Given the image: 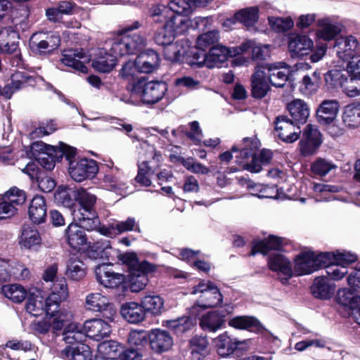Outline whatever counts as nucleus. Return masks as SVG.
I'll use <instances>...</instances> for the list:
<instances>
[{"instance_id": "aec40b11", "label": "nucleus", "mask_w": 360, "mask_h": 360, "mask_svg": "<svg viewBox=\"0 0 360 360\" xmlns=\"http://www.w3.org/2000/svg\"><path fill=\"white\" fill-rule=\"evenodd\" d=\"M60 43L59 34L56 32H51L49 34H35L31 39V44L33 49H37L41 53L51 52L57 49Z\"/></svg>"}, {"instance_id": "ea45409f", "label": "nucleus", "mask_w": 360, "mask_h": 360, "mask_svg": "<svg viewBox=\"0 0 360 360\" xmlns=\"http://www.w3.org/2000/svg\"><path fill=\"white\" fill-rule=\"evenodd\" d=\"M120 314L123 319L131 323H139L145 316V312L141 305L134 302L123 304L120 309Z\"/></svg>"}, {"instance_id": "2f4dec72", "label": "nucleus", "mask_w": 360, "mask_h": 360, "mask_svg": "<svg viewBox=\"0 0 360 360\" xmlns=\"http://www.w3.org/2000/svg\"><path fill=\"white\" fill-rule=\"evenodd\" d=\"M317 25L319 28L316 32V37L326 41L333 39L341 32L340 25L327 18L319 19Z\"/></svg>"}, {"instance_id": "774afa93", "label": "nucleus", "mask_w": 360, "mask_h": 360, "mask_svg": "<svg viewBox=\"0 0 360 360\" xmlns=\"http://www.w3.org/2000/svg\"><path fill=\"white\" fill-rule=\"evenodd\" d=\"M342 92L349 98L360 96V78L350 77L344 84Z\"/></svg>"}, {"instance_id": "6ab92c4d", "label": "nucleus", "mask_w": 360, "mask_h": 360, "mask_svg": "<svg viewBox=\"0 0 360 360\" xmlns=\"http://www.w3.org/2000/svg\"><path fill=\"white\" fill-rule=\"evenodd\" d=\"M266 70L269 82L275 87H283L288 79L289 68L285 63L267 64L262 67Z\"/></svg>"}, {"instance_id": "79ce46f5", "label": "nucleus", "mask_w": 360, "mask_h": 360, "mask_svg": "<svg viewBox=\"0 0 360 360\" xmlns=\"http://www.w3.org/2000/svg\"><path fill=\"white\" fill-rule=\"evenodd\" d=\"M1 292L14 303H21L27 297V290L18 283L4 285L1 288Z\"/></svg>"}, {"instance_id": "f3484780", "label": "nucleus", "mask_w": 360, "mask_h": 360, "mask_svg": "<svg viewBox=\"0 0 360 360\" xmlns=\"http://www.w3.org/2000/svg\"><path fill=\"white\" fill-rule=\"evenodd\" d=\"M98 232L105 236L113 238L118 234L127 231L140 232L139 223L133 217H129L125 221H116L109 226H102L98 229Z\"/></svg>"}, {"instance_id": "0e129e2a", "label": "nucleus", "mask_w": 360, "mask_h": 360, "mask_svg": "<svg viewBox=\"0 0 360 360\" xmlns=\"http://www.w3.org/2000/svg\"><path fill=\"white\" fill-rule=\"evenodd\" d=\"M154 175V170L149 165L147 161L143 162L139 166V172L136 181L145 186H149L151 184L152 176Z\"/></svg>"}, {"instance_id": "bb28decb", "label": "nucleus", "mask_w": 360, "mask_h": 360, "mask_svg": "<svg viewBox=\"0 0 360 360\" xmlns=\"http://www.w3.org/2000/svg\"><path fill=\"white\" fill-rule=\"evenodd\" d=\"M20 34L16 27L6 26L0 30V51L13 53L18 46Z\"/></svg>"}, {"instance_id": "ddd939ff", "label": "nucleus", "mask_w": 360, "mask_h": 360, "mask_svg": "<svg viewBox=\"0 0 360 360\" xmlns=\"http://www.w3.org/2000/svg\"><path fill=\"white\" fill-rule=\"evenodd\" d=\"M288 51L292 58L307 55L314 47L313 41L307 35L291 33L288 36Z\"/></svg>"}, {"instance_id": "2eb2a0df", "label": "nucleus", "mask_w": 360, "mask_h": 360, "mask_svg": "<svg viewBox=\"0 0 360 360\" xmlns=\"http://www.w3.org/2000/svg\"><path fill=\"white\" fill-rule=\"evenodd\" d=\"M95 274L98 282L105 288H117L125 279L123 274L114 272L110 265L104 264L95 269Z\"/></svg>"}, {"instance_id": "c85d7f7f", "label": "nucleus", "mask_w": 360, "mask_h": 360, "mask_svg": "<svg viewBox=\"0 0 360 360\" xmlns=\"http://www.w3.org/2000/svg\"><path fill=\"white\" fill-rule=\"evenodd\" d=\"M321 84V73L314 71L304 75L299 82V92L304 96L309 97L317 93Z\"/></svg>"}, {"instance_id": "69168bd1", "label": "nucleus", "mask_w": 360, "mask_h": 360, "mask_svg": "<svg viewBox=\"0 0 360 360\" xmlns=\"http://www.w3.org/2000/svg\"><path fill=\"white\" fill-rule=\"evenodd\" d=\"M139 70L134 61H128L123 66L120 72L121 77L129 82L128 89L134 83L136 82L139 78H136L137 74Z\"/></svg>"}, {"instance_id": "4d7b16f0", "label": "nucleus", "mask_w": 360, "mask_h": 360, "mask_svg": "<svg viewBox=\"0 0 360 360\" xmlns=\"http://www.w3.org/2000/svg\"><path fill=\"white\" fill-rule=\"evenodd\" d=\"M322 268H326V276L330 281L341 280L348 273L347 267L342 266L337 262L323 264Z\"/></svg>"}, {"instance_id": "4468645a", "label": "nucleus", "mask_w": 360, "mask_h": 360, "mask_svg": "<svg viewBox=\"0 0 360 360\" xmlns=\"http://www.w3.org/2000/svg\"><path fill=\"white\" fill-rule=\"evenodd\" d=\"M61 63L82 73H86L88 68L84 65L89 58L82 49H66L62 53Z\"/></svg>"}, {"instance_id": "5701e85b", "label": "nucleus", "mask_w": 360, "mask_h": 360, "mask_svg": "<svg viewBox=\"0 0 360 360\" xmlns=\"http://www.w3.org/2000/svg\"><path fill=\"white\" fill-rule=\"evenodd\" d=\"M83 329L86 336L97 341L108 337L111 333L110 326L105 321L99 319L86 321L83 326Z\"/></svg>"}, {"instance_id": "c9c22d12", "label": "nucleus", "mask_w": 360, "mask_h": 360, "mask_svg": "<svg viewBox=\"0 0 360 360\" xmlns=\"http://www.w3.org/2000/svg\"><path fill=\"white\" fill-rule=\"evenodd\" d=\"M292 120L296 124H304L309 116V108L308 104L302 99H294L287 105Z\"/></svg>"}, {"instance_id": "412c9836", "label": "nucleus", "mask_w": 360, "mask_h": 360, "mask_svg": "<svg viewBox=\"0 0 360 360\" xmlns=\"http://www.w3.org/2000/svg\"><path fill=\"white\" fill-rule=\"evenodd\" d=\"M83 229L84 228L81 226V224L78 225L72 222L66 229L65 236L68 243L74 250H80L88 247L87 238Z\"/></svg>"}, {"instance_id": "603ef678", "label": "nucleus", "mask_w": 360, "mask_h": 360, "mask_svg": "<svg viewBox=\"0 0 360 360\" xmlns=\"http://www.w3.org/2000/svg\"><path fill=\"white\" fill-rule=\"evenodd\" d=\"M326 255L328 258L326 264L330 262H337L342 266L347 267L349 264L354 263L357 260V255L346 250H337L336 252H326Z\"/></svg>"}, {"instance_id": "a18cd8bd", "label": "nucleus", "mask_w": 360, "mask_h": 360, "mask_svg": "<svg viewBox=\"0 0 360 360\" xmlns=\"http://www.w3.org/2000/svg\"><path fill=\"white\" fill-rule=\"evenodd\" d=\"M65 274L71 280L80 281L85 277L86 268L79 259L71 257L67 262Z\"/></svg>"}, {"instance_id": "bf43d9fd", "label": "nucleus", "mask_w": 360, "mask_h": 360, "mask_svg": "<svg viewBox=\"0 0 360 360\" xmlns=\"http://www.w3.org/2000/svg\"><path fill=\"white\" fill-rule=\"evenodd\" d=\"M21 264L10 260L0 261V282L6 281L10 277L15 278V274L20 272L18 267L21 266Z\"/></svg>"}, {"instance_id": "58836bf2", "label": "nucleus", "mask_w": 360, "mask_h": 360, "mask_svg": "<svg viewBox=\"0 0 360 360\" xmlns=\"http://www.w3.org/2000/svg\"><path fill=\"white\" fill-rule=\"evenodd\" d=\"M283 246V240L281 238L271 236L268 238L255 241L251 255H255L257 253L263 255L267 254L271 250H279Z\"/></svg>"}, {"instance_id": "cd10ccee", "label": "nucleus", "mask_w": 360, "mask_h": 360, "mask_svg": "<svg viewBox=\"0 0 360 360\" xmlns=\"http://www.w3.org/2000/svg\"><path fill=\"white\" fill-rule=\"evenodd\" d=\"M260 141L257 137L245 138L240 145L233 146L231 151L238 153L236 155L238 163H243V160L250 158L255 151L260 146Z\"/></svg>"}, {"instance_id": "864d4df0", "label": "nucleus", "mask_w": 360, "mask_h": 360, "mask_svg": "<svg viewBox=\"0 0 360 360\" xmlns=\"http://www.w3.org/2000/svg\"><path fill=\"white\" fill-rule=\"evenodd\" d=\"M258 13L259 8L257 6L248 7L236 12L235 19L246 27H250L257 22Z\"/></svg>"}, {"instance_id": "052dcab7", "label": "nucleus", "mask_w": 360, "mask_h": 360, "mask_svg": "<svg viewBox=\"0 0 360 360\" xmlns=\"http://www.w3.org/2000/svg\"><path fill=\"white\" fill-rule=\"evenodd\" d=\"M1 198L15 207L16 205H22L25 202L26 194L24 191L14 186L8 189Z\"/></svg>"}, {"instance_id": "49530a36", "label": "nucleus", "mask_w": 360, "mask_h": 360, "mask_svg": "<svg viewBox=\"0 0 360 360\" xmlns=\"http://www.w3.org/2000/svg\"><path fill=\"white\" fill-rule=\"evenodd\" d=\"M110 306L109 298L100 292L89 293L86 297V307L88 310L101 312Z\"/></svg>"}, {"instance_id": "3c124183", "label": "nucleus", "mask_w": 360, "mask_h": 360, "mask_svg": "<svg viewBox=\"0 0 360 360\" xmlns=\"http://www.w3.org/2000/svg\"><path fill=\"white\" fill-rule=\"evenodd\" d=\"M98 352L103 359L113 360L120 356L122 348L116 341H105L98 345Z\"/></svg>"}, {"instance_id": "473e14b6", "label": "nucleus", "mask_w": 360, "mask_h": 360, "mask_svg": "<svg viewBox=\"0 0 360 360\" xmlns=\"http://www.w3.org/2000/svg\"><path fill=\"white\" fill-rule=\"evenodd\" d=\"M30 219L36 224L44 223L46 219V205L45 199L41 195H35L30 205L28 210Z\"/></svg>"}, {"instance_id": "de8ad7c7", "label": "nucleus", "mask_w": 360, "mask_h": 360, "mask_svg": "<svg viewBox=\"0 0 360 360\" xmlns=\"http://www.w3.org/2000/svg\"><path fill=\"white\" fill-rule=\"evenodd\" d=\"M206 337L195 336L190 340L191 360H202L208 354Z\"/></svg>"}, {"instance_id": "4be33fe9", "label": "nucleus", "mask_w": 360, "mask_h": 360, "mask_svg": "<svg viewBox=\"0 0 360 360\" xmlns=\"http://www.w3.org/2000/svg\"><path fill=\"white\" fill-rule=\"evenodd\" d=\"M11 13V22L16 27L25 22L28 18L29 11L25 6H20L13 11V4L8 0H0V22Z\"/></svg>"}, {"instance_id": "09e8293b", "label": "nucleus", "mask_w": 360, "mask_h": 360, "mask_svg": "<svg viewBox=\"0 0 360 360\" xmlns=\"http://www.w3.org/2000/svg\"><path fill=\"white\" fill-rule=\"evenodd\" d=\"M169 9L173 12V14L169 17L167 20H171L178 16L186 19L188 27L190 26V21L186 15L191 12L192 7L190 0H173L169 4Z\"/></svg>"}, {"instance_id": "5fc2aeb1", "label": "nucleus", "mask_w": 360, "mask_h": 360, "mask_svg": "<svg viewBox=\"0 0 360 360\" xmlns=\"http://www.w3.org/2000/svg\"><path fill=\"white\" fill-rule=\"evenodd\" d=\"M336 168V165L332 161L321 158H317L311 165L312 173L319 176H325Z\"/></svg>"}, {"instance_id": "f8f14e48", "label": "nucleus", "mask_w": 360, "mask_h": 360, "mask_svg": "<svg viewBox=\"0 0 360 360\" xmlns=\"http://www.w3.org/2000/svg\"><path fill=\"white\" fill-rule=\"evenodd\" d=\"M275 129L278 136L286 143H292L300 138L301 130L293 121L286 116H279L275 121Z\"/></svg>"}, {"instance_id": "8fccbe9b", "label": "nucleus", "mask_w": 360, "mask_h": 360, "mask_svg": "<svg viewBox=\"0 0 360 360\" xmlns=\"http://www.w3.org/2000/svg\"><path fill=\"white\" fill-rule=\"evenodd\" d=\"M333 290L330 280L325 275L316 277L311 287V291L315 297L327 299Z\"/></svg>"}, {"instance_id": "f03ea898", "label": "nucleus", "mask_w": 360, "mask_h": 360, "mask_svg": "<svg viewBox=\"0 0 360 360\" xmlns=\"http://www.w3.org/2000/svg\"><path fill=\"white\" fill-rule=\"evenodd\" d=\"M47 314L41 320L32 322L30 329L35 335H44L52 328L54 333L60 330L65 324L72 320V315L67 311H58L60 298L53 294L47 301Z\"/></svg>"}, {"instance_id": "e2e57ef3", "label": "nucleus", "mask_w": 360, "mask_h": 360, "mask_svg": "<svg viewBox=\"0 0 360 360\" xmlns=\"http://www.w3.org/2000/svg\"><path fill=\"white\" fill-rule=\"evenodd\" d=\"M219 33L217 30H212L199 35L196 39L197 49L204 51L208 46L217 42Z\"/></svg>"}, {"instance_id": "7ed1b4c3", "label": "nucleus", "mask_w": 360, "mask_h": 360, "mask_svg": "<svg viewBox=\"0 0 360 360\" xmlns=\"http://www.w3.org/2000/svg\"><path fill=\"white\" fill-rule=\"evenodd\" d=\"M76 198L80 208L78 211H73L74 220L77 221L87 231L98 230L100 219L95 210L97 200L96 195L85 189H80L77 191Z\"/></svg>"}, {"instance_id": "a19ab883", "label": "nucleus", "mask_w": 360, "mask_h": 360, "mask_svg": "<svg viewBox=\"0 0 360 360\" xmlns=\"http://www.w3.org/2000/svg\"><path fill=\"white\" fill-rule=\"evenodd\" d=\"M71 320L67 322L63 336V340L67 344H74L75 342L82 343L86 338L84 333L82 331V327L75 322H70Z\"/></svg>"}, {"instance_id": "7c9ffc66", "label": "nucleus", "mask_w": 360, "mask_h": 360, "mask_svg": "<svg viewBox=\"0 0 360 360\" xmlns=\"http://www.w3.org/2000/svg\"><path fill=\"white\" fill-rule=\"evenodd\" d=\"M115 63V56H111L105 49H98L93 54L92 66L97 71L108 72Z\"/></svg>"}, {"instance_id": "e433bc0d", "label": "nucleus", "mask_w": 360, "mask_h": 360, "mask_svg": "<svg viewBox=\"0 0 360 360\" xmlns=\"http://www.w3.org/2000/svg\"><path fill=\"white\" fill-rule=\"evenodd\" d=\"M139 73L149 74L155 71L158 65V53L152 50L141 53L135 60Z\"/></svg>"}, {"instance_id": "9d476101", "label": "nucleus", "mask_w": 360, "mask_h": 360, "mask_svg": "<svg viewBox=\"0 0 360 360\" xmlns=\"http://www.w3.org/2000/svg\"><path fill=\"white\" fill-rule=\"evenodd\" d=\"M129 91L141 98L146 104H153L158 101V82L147 81L145 77H141L129 87Z\"/></svg>"}, {"instance_id": "338daca9", "label": "nucleus", "mask_w": 360, "mask_h": 360, "mask_svg": "<svg viewBox=\"0 0 360 360\" xmlns=\"http://www.w3.org/2000/svg\"><path fill=\"white\" fill-rule=\"evenodd\" d=\"M269 22L271 28L278 32H285L294 25V22L290 17H271L269 18Z\"/></svg>"}, {"instance_id": "20e7f679", "label": "nucleus", "mask_w": 360, "mask_h": 360, "mask_svg": "<svg viewBox=\"0 0 360 360\" xmlns=\"http://www.w3.org/2000/svg\"><path fill=\"white\" fill-rule=\"evenodd\" d=\"M53 294L60 298V302L67 299L68 290L66 280H57L53 285L52 292L45 300L39 294H30L26 304V311L34 316L41 315L44 312L47 314V301Z\"/></svg>"}, {"instance_id": "c756f323", "label": "nucleus", "mask_w": 360, "mask_h": 360, "mask_svg": "<svg viewBox=\"0 0 360 360\" xmlns=\"http://www.w3.org/2000/svg\"><path fill=\"white\" fill-rule=\"evenodd\" d=\"M122 264L128 266L130 274H136V271L150 273L155 270V266L150 263L143 261L139 262L135 252H125L119 256Z\"/></svg>"}, {"instance_id": "4c0bfd02", "label": "nucleus", "mask_w": 360, "mask_h": 360, "mask_svg": "<svg viewBox=\"0 0 360 360\" xmlns=\"http://www.w3.org/2000/svg\"><path fill=\"white\" fill-rule=\"evenodd\" d=\"M229 325L236 329L259 332L262 328L261 323L254 316H237L229 321Z\"/></svg>"}, {"instance_id": "6e6552de", "label": "nucleus", "mask_w": 360, "mask_h": 360, "mask_svg": "<svg viewBox=\"0 0 360 360\" xmlns=\"http://www.w3.org/2000/svg\"><path fill=\"white\" fill-rule=\"evenodd\" d=\"M233 307L226 304L221 309L207 312L202 316L200 320V326L204 330L216 332L225 324V318L233 312Z\"/></svg>"}, {"instance_id": "9b49d317", "label": "nucleus", "mask_w": 360, "mask_h": 360, "mask_svg": "<svg viewBox=\"0 0 360 360\" xmlns=\"http://www.w3.org/2000/svg\"><path fill=\"white\" fill-rule=\"evenodd\" d=\"M76 155V148L65 143H60L53 154H45L38 157V162L47 170H51L55 167L56 160H61L63 156L67 160L74 158Z\"/></svg>"}, {"instance_id": "a878e982", "label": "nucleus", "mask_w": 360, "mask_h": 360, "mask_svg": "<svg viewBox=\"0 0 360 360\" xmlns=\"http://www.w3.org/2000/svg\"><path fill=\"white\" fill-rule=\"evenodd\" d=\"M340 104L337 100L323 101L316 110L317 120L321 124L336 121L339 112Z\"/></svg>"}, {"instance_id": "0eeeda50", "label": "nucleus", "mask_w": 360, "mask_h": 360, "mask_svg": "<svg viewBox=\"0 0 360 360\" xmlns=\"http://www.w3.org/2000/svg\"><path fill=\"white\" fill-rule=\"evenodd\" d=\"M72 159L68 161L69 162V174L74 181L82 182L96 176L98 172V166L95 160L82 158L74 161Z\"/></svg>"}, {"instance_id": "b1692460", "label": "nucleus", "mask_w": 360, "mask_h": 360, "mask_svg": "<svg viewBox=\"0 0 360 360\" xmlns=\"http://www.w3.org/2000/svg\"><path fill=\"white\" fill-rule=\"evenodd\" d=\"M243 343V342L229 335L227 332H224L213 339V344L218 354L223 357L232 354Z\"/></svg>"}, {"instance_id": "6e6d98bb", "label": "nucleus", "mask_w": 360, "mask_h": 360, "mask_svg": "<svg viewBox=\"0 0 360 360\" xmlns=\"http://www.w3.org/2000/svg\"><path fill=\"white\" fill-rule=\"evenodd\" d=\"M129 39H125L123 35L119 36L115 39L111 43L110 49V54L111 56H115V60H117L118 57H121L129 53L128 44Z\"/></svg>"}, {"instance_id": "1a4fd4ad", "label": "nucleus", "mask_w": 360, "mask_h": 360, "mask_svg": "<svg viewBox=\"0 0 360 360\" xmlns=\"http://www.w3.org/2000/svg\"><path fill=\"white\" fill-rule=\"evenodd\" d=\"M267 265L283 284H287L294 274L291 262L281 253L271 254L267 259Z\"/></svg>"}, {"instance_id": "dca6fc26", "label": "nucleus", "mask_w": 360, "mask_h": 360, "mask_svg": "<svg viewBox=\"0 0 360 360\" xmlns=\"http://www.w3.org/2000/svg\"><path fill=\"white\" fill-rule=\"evenodd\" d=\"M41 243L42 238L37 229L31 226H23L18 238L21 250L37 251Z\"/></svg>"}, {"instance_id": "39448f33", "label": "nucleus", "mask_w": 360, "mask_h": 360, "mask_svg": "<svg viewBox=\"0 0 360 360\" xmlns=\"http://www.w3.org/2000/svg\"><path fill=\"white\" fill-rule=\"evenodd\" d=\"M193 295L200 294L196 304L193 307L195 310L197 307L202 309L217 307L223 301V296L219 288L210 281H201L193 287Z\"/></svg>"}, {"instance_id": "423d86ee", "label": "nucleus", "mask_w": 360, "mask_h": 360, "mask_svg": "<svg viewBox=\"0 0 360 360\" xmlns=\"http://www.w3.org/2000/svg\"><path fill=\"white\" fill-rule=\"evenodd\" d=\"M328 258L325 252L316 253L312 251L302 252L295 259L296 276L309 274L323 267Z\"/></svg>"}, {"instance_id": "37998d69", "label": "nucleus", "mask_w": 360, "mask_h": 360, "mask_svg": "<svg viewBox=\"0 0 360 360\" xmlns=\"http://www.w3.org/2000/svg\"><path fill=\"white\" fill-rule=\"evenodd\" d=\"M354 288H342L338 290L337 301L342 306L349 309V315H352L360 301V297L356 294Z\"/></svg>"}, {"instance_id": "f704fd0d", "label": "nucleus", "mask_w": 360, "mask_h": 360, "mask_svg": "<svg viewBox=\"0 0 360 360\" xmlns=\"http://www.w3.org/2000/svg\"><path fill=\"white\" fill-rule=\"evenodd\" d=\"M231 57L230 49L222 45L212 46L207 54V68H220Z\"/></svg>"}, {"instance_id": "a211bd4d", "label": "nucleus", "mask_w": 360, "mask_h": 360, "mask_svg": "<svg viewBox=\"0 0 360 360\" xmlns=\"http://www.w3.org/2000/svg\"><path fill=\"white\" fill-rule=\"evenodd\" d=\"M271 83L262 67H257L251 77V92L254 98H262L270 90Z\"/></svg>"}, {"instance_id": "f257e3e1", "label": "nucleus", "mask_w": 360, "mask_h": 360, "mask_svg": "<svg viewBox=\"0 0 360 360\" xmlns=\"http://www.w3.org/2000/svg\"><path fill=\"white\" fill-rule=\"evenodd\" d=\"M188 30L186 19L178 16L167 20L161 32L163 40V55L166 60L171 62L180 61L186 52L185 42L183 40L174 42L175 36L184 34Z\"/></svg>"}, {"instance_id": "c03bdc74", "label": "nucleus", "mask_w": 360, "mask_h": 360, "mask_svg": "<svg viewBox=\"0 0 360 360\" xmlns=\"http://www.w3.org/2000/svg\"><path fill=\"white\" fill-rule=\"evenodd\" d=\"M341 117L342 123L348 129H356L360 125V110L356 103L347 105Z\"/></svg>"}, {"instance_id": "393cba45", "label": "nucleus", "mask_w": 360, "mask_h": 360, "mask_svg": "<svg viewBox=\"0 0 360 360\" xmlns=\"http://www.w3.org/2000/svg\"><path fill=\"white\" fill-rule=\"evenodd\" d=\"M359 44L357 39L352 35L340 37L335 40L334 48L336 50L338 56L346 60L349 58L354 57V53L359 48Z\"/></svg>"}, {"instance_id": "680f3d73", "label": "nucleus", "mask_w": 360, "mask_h": 360, "mask_svg": "<svg viewBox=\"0 0 360 360\" xmlns=\"http://www.w3.org/2000/svg\"><path fill=\"white\" fill-rule=\"evenodd\" d=\"M67 356L70 360H91V353L89 346L80 343L75 347L69 348Z\"/></svg>"}, {"instance_id": "72a5a7b5", "label": "nucleus", "mask_w": 360, "mask_h": 360, "mask_svg": "<svg viewBox=\"0 0 360 360\" xmlns=\"http://www.w3.org/2000/svg\"><path fill=\"white\" fill-rule=\"evenodd\" d=\"M148 338L150 348L154 351H158V330H152L149 334L143 330H132L130 332L128 338V342L131 346H142Z\"/></svg>"}, {"instance_id": "13d9d810", "label": "nucleus", "mask_w": 360, "mask_h": 360, "mask_svg": "<svg viewBox=\"0 0 360 360\" xmlns=\"http://www.w3.org/2000/svg\"><path fill=\"white\" fill-rule=\"evenodd\" d=\"M347 77L341 70H331L325 75V81L328 86L330 88L340 87L342 90L344 89V84L347 80Z\"/></svg>"}]
</instances>
